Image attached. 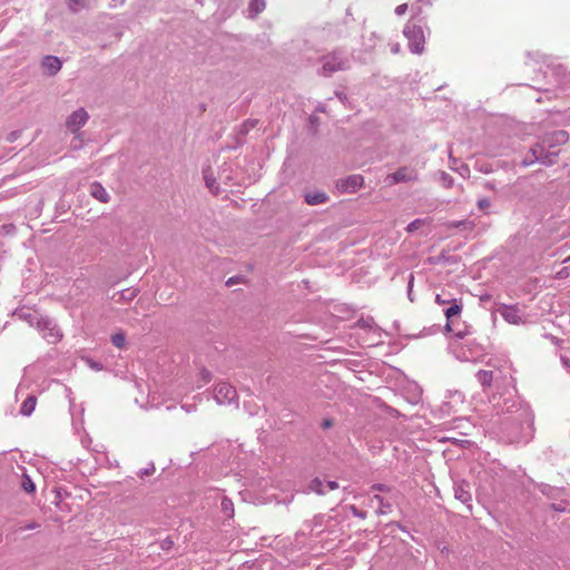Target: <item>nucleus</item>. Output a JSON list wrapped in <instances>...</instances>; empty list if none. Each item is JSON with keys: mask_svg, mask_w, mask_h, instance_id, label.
I'll use <instances>...</instances> for the list:
<instances>
[{"mask_svg": "<svg viewBox=\"0 0 570 570\" xmlns=\"http://www.w3.org/2000/svg\"><path fill=\"white\" fill-rule=\"evenodd\" d=\"M455 298H452L450 295L443 294H436L435 296V303L439 305H446L454 301Z\"/></svg>", "mask_w": 570, "mask_h": 570, "instance_id": "412c9836", "label": "nucleus"}, {"mask_svg": "<svg viewBox=\"0 0 570 570\" xmlns=\"http://www.w3.org/2000/svg\"><path fill=\"white\" fill-rule=\"evenodd\" d=\"M407 8H409L407 3H402L395 8V13L397 16H403V14H405Z\"/></svg>", "mask_w": 570, "mask_h": 570, "instance_id": "5701e85b", "label": "nucleus"}, {"mask_svg": "<svg viewBox=\"0 0 570 570\" xmlns=\"http://www.w3.org/2000/svg\"><path fill=\"white\" fill-rule=\"evenodd\" d=\"M462 312V303L461 301L454 299L450 303V307L445 309L444 314L448 321H450L453 316L459 315Z\"/></svg>", "mask_w": 570, "mask_h": 570, "instance_id": "2eb2a0df", "label": "nucleus"}, {"mask_svg": "<svg viewBox=\"0 0 570 570\" xmlns=\"http://www.w3.org/2000/svg\"><path fill=\"white\" fill-rule=\"evenodd\" d=\"M21 487L23 489V491H26L27 493H33L35 490H36V485L35 483L32 482V480L28 476V475H23V479H22V483H21Z\"/></svg>", "mask_w": 570, "mask_h": 570, "instance_id": "6ab92c4d", "label": "nucleus"}, {"mask_svg": "<svg viewBox=\"0 0 570 570\" xmlns=\"http://www.w3.org/2000/svg\"><path fill=\"white\" fill-rule=\"evenodd\" d=\"M498 312L508 323L512 325H520L525 323L524 315L517 305L501 304L498 307Z\"/></svg>", "mask_w": 570, "mask_h": 570, "instance_id": "7ed1b4c3", "label": "nucleus"}, {"mask_svg": "<svg viewBox=\"0 0 570 570\" xmlns=\"http://www.w3.org/2000/svg\"><path fill=\"white\" fill-rule=\"evenodd\" d=\"M373 489H376V490H383V485H374Z\"/></svg>", "mask_w": 570, "mask_h": 570, "instance_id": "473e14b6", "label": "nucleus"}, {"mask_svg": "<svg viewBox=\"0 0 570 570\" xmlns=\"http://www.w3.org/2000/svg\"><path fill=\"white\" fill-rule=\"evenodd\" d=\"M404 35L409 39L411 51L414 53H422L425 41L422 27L413 22H409L404 28Z\"/></svg>", "mask_w": 570, "mask_h": 570, "instance_id": "f03ea898", "label": "nucleus"}, {"mask_svg": "<svg viewBox=\"0 0 570 570\" xmlns=\"http://www.w3.org/2000/svg\"><path fill=\"white\" fill-rule=\"evenodd\" d=\"M88 118V112L83 108H79L68 117L66 122L67 128L71 132H77L82 126H85Z\"/></svg>", "mask_w": 570, "mask_h": 570, "instance_id": "20e7f679", "label": "nucleus"}, {"mask_svg": "<svg viewBox=\"0 0 570 570\" xmlns=\"http://www.w3.org/2000/svg\"><path fill=\"white\" fill-rule=\"evenodd\" d=\"M412 12H413V17H417L422 13V9H421V7L412 6Z\"/></svg>", "mask_w": 570, "mask_h": 570, "instance_id": "c85d7f7f", "label": "nucleus"}, {"mask_svg": "<svg viewBox=\"0 0 570 570\" xmlns=\"http://www.w3.org/2000/svg\"><path fill=\"white\" fill-rule=\"evenodd\" d=\"M445 328L451 332L452 331V327H451V324L448 322L446 325H445Z\"/></svg>", "mask_w": 570, "mask_h": 570, "instance_id": "2f4dec72", "label": "nucleus"}, {"mask_svg": "<svg viewBox=\"0 0 570 570\" xmlns=\"http://www.w3.org/2000/svg\"><path fill=\"white\" fill-rule=\"evenodd\" d=\"M476 377L482 387L488 389L493 382V372L481 370L478 372Z\"/></svg>", "mask_w": 570, "mask_h": 570, "instance_id": "ddd939ff", "label": "nucleus"}, {"mask_svg": "<svg viewBox=\"0 0 570 570\" xmlns=\"http://www.w3.org/2000/svg\"><path fill=\"white\" fill-rule=\"evenodd\" d=\"M423 224L424 222L422 219H415L407 225L406 230L410 233L414 232L419 229Z\"/></svg>", "mask_w": 570, "mask_h": 570, "instance_id": "4be33fe9", "label": "nucleus"}, {"mask_svg": "<svg viewBox=\"0 0 570 570\" xmlns=\"http://www.w3.org/2000/svg\"><path fill=\"white\" fill-rule=\"evenodd\" d=\"M215 392H216V399L219 402H222L220 397H224L226 400H232L236 394L235 390L229 384H226V383L218 384L215 389Z\"/></svg>", "mask_w": 570, "mask_h": 570, "instance_id": "9b49d317", "label": "nucleus"}, {"mask_svg": "<svg viewBox=\"0 0 570 570\" xmlns=\"http://www.w3.org/2000/svg\"><path fill=\"white\" fill-rule=\"evenodd\" d=\"M38 527H39V525H38L37 523H30V524L26 525V527H24V529H27V530H31V529H36V528H38Z\"/></svg>", "mask_w": 570, "mask_h": 570, "instance_id": "7c9ffc66", "label": "nucleus"}, {"mask_svg": "<svg viewBox=\"0 0 570 570\" xmlns=\"http://www.w3.org/2000/svg\"><path fill=\"white\" fill-rule=\"evenodd\" d=\"M395 52L399 51V45H396V47L393 49Z\"/></svg>", "mask_w": 570, "mask_h": 570, "instance_id": "72a5a7b5", "label": "nucleus"}, {"mask_svg": "<svg viewBox=\"0 0 570 570\" xmlns=\"http://www.w3.org/2000/svg\"><path fill=\"white\" fill-rule=\"evenodd\" d=\"M376 500L381 501V497L380 495H375L374 497Z\"/></svg>", "mask_w": 570, "mask_h": 570, "instance_id": "f704fd0d", "label": "nucleus"}, {"mask_svg": "<svg viewBox=\"0 0 570 570\" xmlns=\"http://www.w3.org/2000/svg\"><path fill=\"white\" fill-rule=\"evenodd\" d=\"M111 342L116 347L122 348L126 343V337L122 333H116L111 336Z\"/></svg>", "mask_w": 570, "mask_h": 570, "instance_id": "aec40b11", "label": "nucleus"}, {"mask_svg": "<svg viewBox=\"0 0 570 570\" xmlns=\"http://www.w3.org/2000/svg\"><path fill=\"white\" fill-rule=\"evenodd\" d=\"M90 194L94 198L101 203H108L110 198L108 191L99 183H94L90 186Z\"/></svg>", "mask_w": 570, "mask_h": 570, "instance_id": "9d476101", "label": "nucleus"}, {"mask_svg": "<svg viewBox=\"0 0 570 570\" xmlns=\"http://www.w3.org/2000/svg\"><path fill=\"white\" fill-rule=\"evenodd\" d=\"M41 65L45 71L50 76L56 75L62 66L60 59L53 56L45 57Z\"/></svg>", "mask_w": 570, "mask_h": 570, "instance_id": "6e6552de", "label": "nucleus"}, {"mask_svg": "<svg viewBox=\"0 0 570 570\" xmlns=\"http://www.w3.org/2000/svg\"><path fill=\"white\" fill-rule=\"evenodd\" d=\"M328 199L325 193H312L305 195V202L308 205H320L324 204Z\"/></svg>", "mask_w": 570, "mask_h": 570, "instance_id": "4468645a", "label": "nucleus"}, {"mask_svg": "<svg viewBox=\"0 0 570 570\" xmlns=\"http://www.w3.org/2000/svg\"><path fill=\"white\" fill-rule=\"evenodd\" d=\"M232 505H233V503H232V501H230V500H228V499H224V500L222 501V507H223V509H224V510H228L229 508H232Z\"/></svg>", "mask_w": 570, "mask_h": 570, "instance_id": "cd10ccee", "label": "nucleus"}, {"mask_svg": "<svg viewBox=\"0 0 570 570\" xmlns=\"http://www.w3.org/2000/svg\"><path fill=\"white\" fill-rule=\"evenodd\" d=\"M309 489L317 494L326 493L325 483L320 479H314L309 484Z\"/></svg>", "mask_w": 570, "mask_h": 570, "instance_id": "f3484780", "label": "nucleus"}, {"mask_svg": "<svg viewBox=\"0 0 570 570\" xmlns=\"http://www.w3.org/2000/svg\"><path fill=\"white\" fill-rule=\"evenodd\" d=\"M569 140V135L564 130H557L551 134H548L542 139V144L538 145L532 149L533 156L537 160L547 164L548 161L543 157V149L549 148L552 149L557 146H561L567 144Z\"/></svg>", "mask_w": 570, "mask_h": 570, "instance_id": "f257e3e1", "label": "nucleus"}, {"mask_svg": "<svg viewBox=\"0 0 570 570\" xmlns=\"http://www.w3.org/2000/svg\"><path fill=\"white\" fill-rule=\"evenodd\" d=\"M43 328L41 331L43 332L42 337L46 338L49 343H57L61 337L62 334L60 331L53 325L51 326V323L48 321H43Z\"/></svg>", "mask_w": 570, "mask_h": 570, "instance_id": "0eeeda50", "label": "nucleus"}, {"mask_svg": "<svg viewBox=\"0 0 570 570\" xmlns=\"http://www.w3.org/2000/svg\"><path fill=\"white\" fill-rule=\"evenodd\" d=\"M570 261V256L566 259V262Z\"/></svg>", "mask_w": 570, "mask_h": 570, "instance_id": "c9c22d12", "label": "nucleus"}, {"mask_svg": "<svg viewBox=\"0 0 570 570\" xmlns=\"http://www.w3.org/2000/svg\"><path fill=\"white\" fill-rule=\"evenodd\" d=\"M391 185H395L402 181H411L417 179V174L414 169H410L407 167H401L393 174L387 176Z\"/></svg>", "mask_w": 570, "mask_h": 570, "instance_id": "39448f33", "label": "nucleus"}, {"mask_svg": "<svg viewBox=\"0 0 570 570\" xmlns=\"http://www.w3.org/2000/svg\"><path fill=\"white\" fill-rule=\"evenodd\" d=\"M489 206H490V202L488 199H485V198L479 199V202H478L479 209L484 210Z\"/></svg>", "mask_w": 570, "mask_h": 570, "instance_id": "b1692460", "label": "nucleus"}, {"mask_svg": "<svg viewBox=\"0 0 570 570\" xmlns=\"http://www.w3.org/2000/svg\"><path fill=\"white\" fill-rule=\"evenodd\" d=\"M214 183H215L214 179H210V178L206 177V185H207V187L210 188L214 194H217L218 193V188L214 189Z\"/></svg>", "mask_w": 570, "mask_h": 570, "instance_id": "a878e982", "label": "nucleus"}, {"mask_svg": "<svg viewBox=\"0 0 570 570\" xmlns=\"http://www.w3.org/2000/svg\"><path fill=\"white\" fill-rule=\"evenodd\" d=\"M345 68V61L338 59L336 57L327 58V60L323 65V70L325 75H330L336 70H341Z\"/></svg>", "mask_w": 570, "mask_h": 570, "instance_id": "1a4fd4ad", "label": "nucleus"}, {"mask_svg": "<svg viewBox=\"0 0 570 570\" xmlns=\"http://www.w3.org/2000/svg\"><path fill=\"white\" fill-rule=\"evenodd\" d=\"M364 184V179L361 175H352L340 183V188L346 193H355Z\"/></svg>", "mask_w": 570, "mask_h": 570, "instance_id": "423d86ee", "label": "nucleus"}, {"mask_svg": "<svg viewBox=\"0 0 570 570\" xmlns=\"http://www.w3.org/2000/svg\"><path fill=\"white\" fill-rule=\"evenodd\" d=\"M569 275V272L567 268H562L560 272L557 273V276L559 278L567 277Z\"/></svg>", "mask_w": 570, "mask_h": 570, "instance_id": "c756f323", "label": "nucleus"}, {"mask_svg": "<svg viewBox=\"0 0 570 570\" xmlns=\"http://www.w3.org/2000/svg\"><path fill=\"white\" fill-rule=\"evenodd\" d=\"M337 488H338V484L335 481H327V482H325L326 491L327 490L333 491V490H336Z\"/></svg>", "mask_w": 570, "mask_h": 570, "instance_id": "393cba45", "label": "nucleus"}, {"mask_svg": "<svg viewBox=\"0 0 570 570\" xmlns=\"http://www.w3.org/2000/svg\"><path fill=\"white\" fill-rule=\"evenodd\" d=\"M204 383H208L212 380V375L207 370L202 371Z\"/></svg>", "mask_w": 570, "mask_h": 570, "instance_id": "bb28decb", "label": "nucleus"}, {"mask_svg": "<svg viewBox=\"0 0 570 570\" xmlns=\"http://www.w3.org/2000/svg\"><path fill=\"white\" fill-rule=\"evenodd\" d=\"M266 7L265 0H250L249 9L256 14L262 12Z\"/></svg>", "mask_w": 570, "mask_h": 570, "instance_id": "a211bd4d", "label": "nucleus"}, {"mask_svg": "<svg viewBox=\"0 0 570 570\" xmlns=\"http://www.w3.org/2000/svg\"><path fill=\"white\" fill-rule=\"evenodd\" d=\"M36 404L37 399L32 395L28 396L21 404L20 413L26 416L31 415L36 409Z\"/></svg>", "mask_w": 570, "mask_h": 570, "instance_id": "f8f14e48", "label": "nucleus"}, {"mask_svg": "<svg viewBox=\"0 0 570 570\" xmlns=\"http://www.w3.org/2000/svg\"><path fill=\"white\" fill-rule=\"evenodd\" d=\"M68 7L70 11L78 12L81 9H87L89 3L88 0H69Z\"/></svg>", "mask_w": 570, "mask_h": 570, "instance_id": "dca6fc26", "label": "nucleus"}]
</instances>
